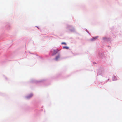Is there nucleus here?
Here are the masks:
<instances>
[{"label":"nucleus","mask_w":122,"mask_h":122,"mask_svg":"<svg viewBox=\"0 0 122 122\" xmlns=\"http://www.w3.org/2000/svg\"><path fill=\"white\" fill-rule=\"evenodd\" d=\"M61 44H64L65 45H66V43L65 42H64L62 43Z\"/></svg>","instance_id":"obj_4"},{"label":"nucleus","mask_w":122,"mask_h":122,"mask_svg":"<svg viewBox=\"0 0 122 122\" xmlns=\"http://www.w3.org/2000/svg\"><path fill=\"white\" fill-rule=\"evenodd\" d=\"M58 52V50L57 49L56 50H54V53L53 54H52V55H54L56 54Z\"/></svg>","instance_id":"obj_1"},{"label":"nucleus","mask_w":122,"mask_h":122,"mask_svg":"<svg viewBox=\"0 0 122 122\" xmlns=\"http://www.w3.org/2000/svg\"><path fill=\"white\" fill-rule=\"evenodd\" d=\"M97 38L96 37H94L93 38V39H96Z\"/></svg>","instance_id":"obj_5"},{"label":"nucleus","mask_w":122,"mask_h":122,"mask_svg":"<svg viewBox=\"0 0 122 122\" xmlns=\"http://www.w3.org/2000/svg\"><path fill=\"white\" fill-rule=\"evenodd\" d=\"M63 48L64 49H68L69 48V47L67 46H63Z\"/></svg>","instance_id":"obj_3"},{"label":"nucleus","mask_w":122,"mask_h":122,"mask_svg":"<svg viewBox=\"0 0 122 122\" xmlns=\"http://www.w3.org/2000/svg\"><path fill=\"white\" fill-rule=\"evenodd\" d=\"M93 39H92V40H93Z\"/></svg>","instance_id":"obj_6"},{"label":"nucleus","mask_w":122,"mask_h":122,"mask_svg":"<svg viewBox=\"0 0 122 122\" xmlns=\"http://www.w3.org/2000/svg\"><path fill=\"white\" fill-rule=\"evenodd\" d=\"M60 56L59 55H58L57 56H56L55 58V59L56 61H57L58 59L60 58Z\"/></svg>","instance_id":"obj_2"}]
</instances>
